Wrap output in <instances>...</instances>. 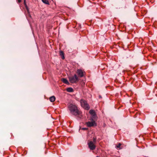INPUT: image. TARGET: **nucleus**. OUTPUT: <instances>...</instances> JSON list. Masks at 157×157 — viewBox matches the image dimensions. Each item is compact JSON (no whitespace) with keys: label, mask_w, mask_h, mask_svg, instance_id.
Segmentation results:
<instances>
[{"label":"nucleus","mask_w":157,"mask_h":157,"mask_svg":"<svg viewBox=\"0 0 157 157\" xmlns=\"http://www.w3.org/2000/svg\"><path fill=\"white\" fill-rule=\"evenodd\" d=\"M68 108L70 113L72 114L75 116L80 114L81 112L76 105L72 104H70L68 105Z\"/></svg>","instance_id":"1"},{"label":"nucleus","mask_w":157,"mask_h":157,"mask_svg":"<svg viewBox=\"0 0 157 157\" xmlns=\"http://www.w3.org/2000/svg\"><path fill=\"white\" fill-rule=\"evenodd\" d=\"M81 105L82 107L85 109L88 110L90 109V107L87 102L83 99H81L80 101Z\"/></svg>","instance_id":"2"},{"label":"nucleus","mask_w":157,"mask_h":157,"mask_svg":"<svg viewBox=\"0 0 157 157\" xmlns=\"http://www.w3.org/2000/svg\"><path fill=\"white\" fill-rule=\"evenodd\" d=\"M69 81L71 83H75L78 80V78L76 74L74 76H69Z\"/></svg>","instance_id":"3"},{"label":"nucleus","mask_w":157,"mask_h":157,"mask_svg":"<svg viewBox=\"0 0 157 157\" xmlns=\"http://www.w3.org/2000/svg\"><path fill=\"white\" fill-rule=\"evenodd\" d=\"M95 143L92 141H90L88 143V147L90 150H94L96 148Z\"/></svg>","instance_id":"4"},{"label":"nucleus","mask_w":157,"mask_h":157,"mask_svg":"<svg viewBox=\"0 0 157 157\" xmlns=\"http://www.w3.org/2000/svg\"><path fill=\"white\" fill-rule=\"evenodd\" d=\"M86 124L87 126L89 127L96 126L97 125V124L94 121H92L91 122H88L86 123Z\"/></svg>","instance_id":"5"},{"label":"nucleus","mask_w":157,"mask_h":157,"mask_svg":"<svg viewBox=\"0 0 157 157\" xmlns=\"http://www.w3.org/2000/svg\"><path fill=\"white\" fill-rule=\"evenodd\" d=\"M76 73L78 76L80 77H82L84 76V72L80 69H78Z\"/></svg>","instance_id":"6"},{"label":"nucleus","mask_w":157,"mask_h":157,"mask_svg":"<svg viewBox=\"0 0 157 157\" xmlns=\"http://www.w3.org/2000/svg\"><path fill=\"white\" fill-rule=\"evenodd\" d=\"M97 118V116L96 114L91 115L90 120L91 121H95Z\"/></svg>","instance_id":"7"},{"label":"nucleus","mask_w":157,"mask_h":157,"mask_svg":"<svg viewBox=\"0 0 157 157\" xmlns=\"http://www.w3.org/2000/svg\"><path fill=\"white\" fill-rule=\"evenodd\" d=\"M61 80L64 83H65L67 85L69 84V83L67 79L64 78H63Z\"/></svg>","instance_id":"8"},{"label":"nucleus","mask_w":157,"mask_h":157,"mask_svg":"<svg viewBox=\"0 0 157 157\" xmlns=\"http://www.w3.org/2000/svg\"><path fill=\"white\" fill-rule=\"evenodd\" d=\"M55 97L54 96H52L50 97L49 98V100L51 102H53L55 100Z\"/></svg>","instance_id":"9"},{"label":"nucleus","mask_w":157,"mask_h":157,"mask_svg":"<svg viewBox=\"0 0 157 157\" xmlns=\"http://www.w3.org/2000/svg\"><path fill=\"white\" fill-rule=\"evenodd\" d=\"M59 55L62 57V58L64 59L65 58L64 53L62 51H60L59 52Z\"/></svg>","instance_id":"10"},{"label":"nucleus","mask_w":157,"mask_h":157,"mask_svg":"<svg viewBox=\"0 0 157 157\" xmlns=\"http://www.w3.org/2000/svg\"><path fill=\"white\" fill-rule=\"evenodd\" d=\"M67 91L68 92H71L73 91V90L72 88L69 87L67 88Z\"/></svg>","instance_id":"11"},{"label":"nucleus","mask_w":157,"mask_h":157,"mask_svg":"<svg viewBox=\"0 0 157 157\" xmlns=\"http://www.w3.org/2000/svg\"><path fill=\"white\" fill-rule=\"evenodd\" d=\"M89 113L91 115L96 114L94 110L93 109L90 110L89 111Z\"/></svg>","instance_id":"12"},{"label":"nucleus","mask_w":157,"mask_h":157,"mask_svg":"<svg viewBox=\"0 0 157 157\" xmlns=\"http://www.w3.org/2000/svg\"><path fill=\"white\" fill-rule=\"evenodd\" d=\"M42 2L44 4L49 5V3L48 1L47 0H41Z\"/></svg>","instance_id":"13"},{"label":"nucleus","mask_w":157,"mask_h":157,"mask_svg":"<svg viewBox=\"0 0 157 157\" xmlns=\"http://www.w3.org/2000/svg\"><path fill=\"white\" fill-rule=\"evenodd\" d=\"M26 10H27V12L28 14V15L30 17H31V15H30V13H29V8H26Z\"/></svg>","instance_id":"14"},{"label":"nucleus","mask_w":157,"mask_h":157,"mask_svg":"<svg viewBox=\"0 0 157 157\" xmlns=\"http://www.w3.org/2000/svg\"><path fill=\"white\" fill-rule=\"evenodd\" d=\"M97 139L96 137H93V143L95 144L96 142Z\"/></svg>","instance_id":"15"},{"label":"nucleus","mask_w":157,"mask_h":157,"mask_svg":"<svg viewBox=\"0 0 157 157\" xmlns=\"http://www.w3.org/2000/svg\"><path fill=\"white\" fill-rule=\"evenodd\" d=\"M88 128H82V129L83 130H87Z\"/></svg>","instance_id":"16"},{"label":"nucleus","mask_w":157,"mask_h":157,"mask_svg":"<svg viewBox=\"0 0 157 157\" xmlns=\"http://www.w3.org/2000/svg\"><path fill=\"white\" fill-rule=\"evenodd\" d=\"M121 144L120 143L119 144H118L117 146V147H119L121 146Z\"/></svg>","instance_id":"17"},{"label":"nucleus","mask_w":157,"mask_h":157,"mask_svg":"<svg viewBox=\"0 0 157 157\" xmlns=\"http://www.w3.org/2000/svg\"><path fill=\"white\" fill-rule=\"evenodd\" d=\"M25 6L26 8H28L27 6V5L26 4H25Z\"/></svg>","instance_id":"18"},{"label":"nucleus","mask_w":157,"mask_h":157,"mask_svg":"<svg viewBox=\"0 0 157 157\" xmlns=\"http://www.w3.org/2000/svg\"><path fill=\"white\" fill-rule=\"evenodd\" d=\"M24 5H25V4H26V0H24Z\"/></svg>","instance_id":"19"},{"label":"nucleus","mask_w":157,"mask_h":157,"mask_svg":"<svg viewBox=\"0 0 157 157\" xmlns=\"http://www.w3.org/2000/svg\"><path fill=\"white\" fill-rule=\"evenodd\" d=\"M18 2H21V0H18Z\"/></svg>","instance_id":"20"},{"label":"nucleus","mask_w":157,"mask_h":157,"mask_svg":"<svg viewBox=\"0 0 157 157\" xmlns=\"http://www.w3.org/2000/svg\"><path fill=\"white\" fill-rule=\"evenodd\" d=\"M99 98H101V96L100 95L99 96Z\"/></svg>","instance_id":"21"}]
</instances>
